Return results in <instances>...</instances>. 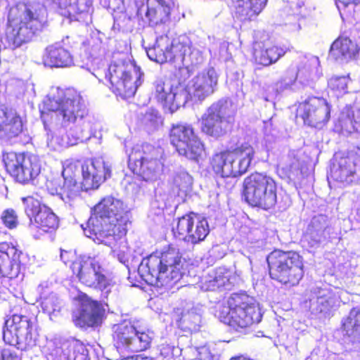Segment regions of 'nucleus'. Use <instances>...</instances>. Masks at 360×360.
Wrapping results in <instances>:
<instances>
[{
    "instance_id": "obj_16",
    "label": "nucleus",
    "mask_w": 360,
    "mask_h": 360,
    "mask_svg": "<svg viewBox=\"0 0 360 360\" xmlns=\"http://www.w3.org/2000/svg\"><path fill=\"white\" fill-rule=\"evenodd\" d=\"M288 51L285 45L274 43L268 33L258 32L252 43L250 60L257 68H266L276 63Z\"/></svg>"
},
{
    "instance_id": "obj_42",
    "label": "nucleus",
    "mask_w": 360,
    "mask_h": 360,
    "mask_svg": "<svg viewBox=\"0 0 360 360\" xmlns=\"http://www.w3.org/2000/svg\"><path fill=\"white\" fill-rule=\"evenodd\" d=\"M13 347L0 349V360H22V355Z\"/></svg>"
},
{
    "instance_id": "obj_7",
    "label": "nucleus",
    "mask_w": 360,
    "mask_h": 360,
    "mask_svg": "<svg viewBox=\"0 0 360 360\" xmlns=\"http://www.w3.org/2000/svg\"><path fill=\"white\" fill-rule=\"evenodd\" d=\"M74 254L61 250L60 258L63 262L69 264L74 275L85 286L101 292V300L107 299L115 285L113 278L110 276L104 268L96 261L82 262L75 258Z\"/></svg>"
},
{
    "instance_id": "obj_1",
    "label": "nucleus",
    "mask_w": 360,
    "mask_h": 360,
    "mask_svg": "<svg viewBox=\"0 0 360 360\" xmlns=\"http://www.w3.org/2000/svg\"><path fill=\"white\" fill-rule=\"evenodd\" d=\"M130 216L131 211L126 203L107 195L91 208L86 226L82 227L87 237L98 243H115L126 236L131 224Z\"/></svg>"
},
{
    "instance_id": "obj_24",
    "label": "nucleus",
    "mask_w": 360,
    "mask_h": 360,
    "mask_svg": "<svg viewBox=\"0 0 360 360\" xmlns=\"http://www.w3.org/2000/svg\"><path fill=\"white\" fill-rule=\"evenodd\" d=\"M136 327L130 323L123 322L113 327L112 340L114 346L120 353L131 352Z\"/></svg>"
},
{
    "instance_id": "obj_44",
    "label": "nucleus",
    "mask_w": 360,
    "mask_h": 360,
    "mask_svg": "<svg viewBox=\"0 0 360 360\" xmlns=\"http://www.w3.org/2000/svg\"><path fill=\"white\" fill-rule=\"evenodd\" d=\"M74 14H81L89 11L92 6V0H76Z\"/></svg>"
},
{
    "instance_id": "obj_26",
    "label": "nucleus",
    "mask_w": 360,
    "mask_h": 360,
    "mask_svg": "<svg viewBox=\"0 0 360 360\" xmlns=\"http://www.w3.org/2000/svg\"><path fill=\"white\" fill-rule=\"evenodd\" d=\"M217 84V77L210 71L197 75L192 85V94L199 101H202L212 94Z\"/></svg>"
},
{
    "instance_id": "obj_11",
    "label": "nucleus",
    "mask_w": 360,
    "mask_h": 360,
    "mask_svg": "<svg viewBox=\"0 0 360 360\" xmlns=\"http://www.w3.org/2000/svg\"><path fill=\"white\" fill-rule=\"evenodd\" d=\"M143 74L134 63L117 61L110 63L106 77L110 89L122 99L132 98L141 84Z\"/></svg>"
},
{
    "instance_id": "obj_25",
    "label": "nucleus",
    "mask_w": 360,
    "mask_h": 360,
    "mask_svg": "<svg viewBox=\"0 0 360 360\" xmlns=\"http://www.w3.org/2000/svg\"><path fill=\"white\" fill-rule=\"evenodd\" d=\"M155 96L164 108L173 111L186 103V98L180 92H174L171 86H165L162 82L155 84Z\"/></svg>"
},
{
    "instance_id": "obj_45",
    "label": "nucleus",
    "mask_w": 360,
    "mask_h": 360,
    "mask_svg": "<svg viewBox=\"0 0 360 360\" xmlns=\"http://www.w3.org/2000/svg\"><path fill=\"white\" fill-rule=\"evenodd\" d=\"M338 9H345L349 6H356L359 0H335Z\"/></svg>"
},
{
    "instance_id": "obj_19",
    "label": "nucleus",
    "mask_w": 360,
    "mask_h": 360,
    "mask_svg": "<svg viewBox=\"0 0 360 360\" xmlns=\"http://www.w3.org/2000/svg\"><path fill=\"white\" fill-rule=\"evenodd\" d=\"M26 124L16 110L7 107L0 109V139L16 143L27 132Z\"/></svg>"
},
{
    "instance_id": "obj_5",
    "label": "nucleus",
    "mask_w": 360,
    "mask_h": 360,
    "mask_svg": "<svg viewBox=\"0 0 360 360\" xmlns=\"http://www.w3.org/2000/svg\"><path fill=\"white\" fill-rule=\"evenodd\" d=\"M252 145L245 141L233 148L217 152L210 160L209 166L214 174L222 179L238 178L245 174L254 159Z\"/></svg>"
},
{
    "instance_id": "obj_32",
    "label": "nucleus",
    "mask_w": 360,
    "mask_h": 360,
    "mask_svg": "<svg viewBox=\"0 0 360 360\" xmlns=\"http://www.w3.org/2000/svg\"><path fill=\"white\" fill-rule=\"evenodd\" d=\"M155 7H148L146 13L150 22L154 25L165 23L169 20L170 14L174 6V0H155Z\"/></svg>"
},
{
    "instance_id": "obj_20",
    "label": "nucleus",
    "mask_w": 360,
    "mask_h": 360,
    "mask_svg": "<svg viewBox=\"0 0 360 360\" xmlns=\"http://www.w3.org/2000/svg\"><path fill=\"white\" fill-rule=\"evenodd\" d=\"M129 167L134 174L143 180L150 181L157 177L163 167V164L158 158L155 150L152 148L148 152L144 151L143 155L139 158L130 156Z\"/></svg>"
},
{
    "instance_id": "obj_3",
    "label": "nucleus",
    "mask_w": 360,
    "mask_h": 360,
    "mask_svg": "<svg viewBox=\"0 0 360 360\" xmlns=\"http://www.w3.org/2000/svg\"><path fill=\"white\" fill-rule=\"evenodd\" d=\"M46 24V12L42 6L18 4L8 11L5 37L13 49L30 41L41 32Z\"/></svg>"
},
{
    "instance_id": "obj_31",
    "label": "nucleus",
    "mask_w": 360,
    "mask_h": 360,
    "mask_svg": "<svg viewBox=\"0 0 360 360\" xmlns=\"http://www.w3.org/2000/svg\"><path fill=\"white\" fill-rule=\"evenodd\" d=\"M340 331L345 338L360 340V308L353 307L350 309L347 316L341 320Z\"/></svg>"
},
{
    "instance_id": "obj_38",
    "label": "nucleus",
    "mask_w": 360,
    "mask_h": 360,
    "mask_svg": "<svg viewBox=\"0 0 360 360\" xmlns=\"http://www.w3.org/2000/svg\"><path fill=\"white\" fill-rule=\"evenodd\" d=\"M191 184V176L187 172L180 171L176 172L172 180L169 181V185L173 191L177 192L188 188Z\"/></svg>"
},
{
    "instance_id": "obj_48",
    "label": "nucleus",
    "mask_w": 360,
    "mask_h": 360,
    "mask_svg": "<svg viewBox=\"0 0 360 360\" xmlns=\"http://www.w3.org/2000/svg\"><path fill=\"white\" fill-rule=\"evenodd\" d=\"M124 360H153L152 358L148 356H143L141 354H136L127 357Z\"/></svg>"
},
{
    "instance_id": "obj_51",
    "label": "nucleus",
    "mask_w": 360,
    "mask_h": 360,
    "mask_svg": "<svg viewBox=\"0 0 360 360\" xmlns=\"http://www.w3.org/2000/svg\"><path fill=\"white\" fill-rule=\"evenodd\" d=\"M326 302L327 303V305H328V307H330V304H329V303H328V301H327V300H326Z\"/></svg>"
},
{
    "instance_id": "obj_27",
    "label": "nucleus",
    "mask_w": 360,
    "mask_h": 360,
    "mask_svg": "<svg viewBox=\"0 0 360 360\" xmlns=\"http://www.w3.org/2000/svg\"><path fill=\"white\" fill-rule=\"evenodd\" d=\"M356 174V163L349 156H342L330 170V178L339 183L349 184Z\"/></svg>"
},
{
    "instance_id": "obj_13",
    "label": "nucleus",
    "mask_w": 360,
    "mask_h": 360,
    "mask_svg": "<svg viewBox=\"0 0 360 360\" xmlns=\"http://www.w3.org/2000/svg\"><path fill=\"white\" fill-rule=\"evenodd\" d=\"M210 225L204 216L188 212L174 219L172 226V235L195 245L205 240L210 233Z\"/></svg>"
},
{
    "instance_id": "obj_28",
    "label": "nucleus",
    "mask_w": 360,
    "mask_h": 360,
    "mask_svg": "<svg viewBox=\"0 0 360 360\" xmlns=\"http://www.w3.org/2000/svg\"><path fill=\"white\" fill-rule=\"evenodd\" d=\"M235 4L236 14L243 21L252 20L264 8L267 0H231Z\"/></svg>"
},
{
    "instance_id": "obj_4",
    "label": "nucleus",
    "mask_w": 360,
    "mask_h": 360,
    "mask_svg": "<svg viewBox=\"0 0 360 360\" xmlns=\"http://www.w3.org/2000/svg\"><path fill=\"white\" fill-rule=\"evenodd\" d=\"M219 318L224 324L238 331L259 323L262 315L255 297L240 291L227 298L219 311Z\"/></svg>"
},
{
    "instance_id": "obj_49",
    "label": "nucleus",
    "mask_w": 360,
    "mask_h": 360,
    "mask_svg": "<svg viewBox=\"0 0 360 360\" xmlns=\"http://www.w3.org/2000/svg\"><path fill=\"white\" fill-rule=\"evenodd\" d=\"M82 346H83V344L81 342H79L78 340H75V341H72V342H70L69 344L68 347L70 349H72L74 350L75 348H77L78 347H82Z\"/></svg>"
},
{
    "instance_id": "obj_6",
    "label": "nucleus",
    "mask_w": 360,
    "mask_h": 360,
    "mask_svg": "<svg viewBox=\"0 0 360 360\" xmlns=\"http://www.w3.org/2000/svg\"><path fill=\"white\" fill-rule=\"evenodd\" d=\"M269 278L286 288L297 286L304 277V261L299 252L275 249L266 256Z\"/></svg>"
},
{
    "instance_id": "obj_2",
    "label": "nucleus",
    "mask_w": 360,
    "mask_h": 360,
    "mask_svg": "<svg viewBox=\"0 0 360 360\" xmlns=\"http://www.w3.org/2000/svg\"><path fill=\"white\" fill-rule=\"evenodd\" d=\"M88 115L87 101L84 93L72 86L58 88L56 94L44 103L41 120L45 127L59 121L65 127L75 124Z\"/></svg>"
},
{
    "instance_id": "obj_35",
    "label": "nucleus",
    "mask_w": 360,
    "mask_h": 360,
    "mask_svg": "<svg viewBox=\"0 0 360 360\" xmlns=\"http://www.w3.org/2000/svg\"><path fill=\"white\" fill-rule=\"evenodd\" d=\"M70 170H72L71 167H68L62 172L64 182L61 187V192L68 199H73L79 194L81 186L75 176L70 175Z\"/></svg>"
},
{
    "instance_id": "obj_30",
    "label": "nucleus",
    "mask_w": 360,
    "mask_h": 360,
    "mask_svg": "<svg viewBox=\"0 0 360 360\" xmlns=\"http://www.w3.org/2000/svg\"><path fill=\"white\" fill-rule=\"evenodd\" d=\"M359 52V48L356 43L348 37H340L330 45L329 56L334 60L352 59Z\"/></svg>"
},
{
    "instance_id": "obj_39",
    "label": "nucleus",
    "mask_w": 360,
    "mask_h": 360,
    "mask_svg": "<svg viewBox=\"0 0 360 360\" xmlns=\"http://www.w3.org/2000/svg\"><path fill=\"white\" fill-rule=\"evenodd\" d=\"M41 307L44 311L49 314L59 311L60 309V302L58 297L52 293L42 298Z\"/></svg>"
},
{
    "instance_id": "obj_9",
    "label": "nucleus",
    "mask_w": 360,
    "mask_h": 360,
    "mask_svg": "<svg viewBox=\"0 0 360 360\" xmlns=\"http://www.w3.org/2000/svg\"><path fill=\"white\" fill-rule=\"evenodd\" d=\"M243 194L250 207L268 212L278 202L277 183L264 172H254L244 179Z\"/></svg>"
},
{
    "instance_id": "obj_37",
    "label": "nucleus",
    "mask_w": 360,
    "mask_h": 360,
    "mask_svg": "<svg viewBox=\"0 0 360 360\" xmlns=\"http://www.w3.org/2000/svg\"><path fill=\"white\" fill-rule=\"evenodd\" d=\"M153 336L150 332L136 330V335L134 337L131 353H137L146 351L151 347Z\"/></svg>"
},
{
    "instance_id": "obj_34",
    "label": "nucleus",
    "mask_w": 360,
    "mask_h": 360,
    "mask_svg": "<svg viewBox=\"0 0 360 360\" xmlns=\"http://www.w3.org/2000/svg\"><path fill=\"white\" fill-rule=\"evenodd\" d=\"M191 53V44L187 40H172V45L169 48L168 62L183 63L185 56Z\"/></svg>"
},
{
    "instance_id": "obj_17",
    "label": "nucleus",
    "mask_w": 360,
    "mask_h": 360,
    "mask_svg": "<svg viewBox=\"0 0 360 360\" xmlns=\"http://www.w3.org/2000/svg\"><path fill=\"white\" fill-rule=\"evenodd\" d=\"M331 107L328 101L317 96H310L300 102L297 108L295 117L311 128L322 129L330 118Z\"/></svg>"
},
{
    "instance_id": "obj_14",
    "label": "nucleus",
    "mask_w": 360,
    "mask_h": 360,
    "mask_svg": "<svg viewBox=\"0 0 360 360\" xmlns=\"http://www.w3.org/2000/svg\"><path fill=\"white\" fill-rule=\"evenodd\" d=\"M169 141L179 155L198 162L205 152L202 142L195 134L192 125L182 123L172 124L169 132Z\"/></svg>"
},
{
    "instance_id": "obj_23",
    "label": "nucleus",
    "mask_w": 360,
    "mask_h": 360,
    "mask_svg": "<svg viewBox=\"0 0 360 360\" xmlns=\"http://www.w3.org/2000/svg\"><path fill=\"white\" fill-rule=\"evenodd\" d=\"M45 66L51 68H67L73 65V56L66 48L59 43L48 46L43 55Z\"/></svg>"
},
{
    "instance_id": "obj_40",
    "label": "nucleus",
    "mask_w": 360,
    "mask_h": 360,
    "mask_svg": "<svg viewBox=\"0 0 360 360\" xmlns=\"http://www.w3.org/2000/svg\"><path fill=\"white\" fill-rule=\"evenodd\" d=\"M1 219L3 224L8 229H14L18 226V216L15 210L8 208L3 211Z\"/></svg>"
},
{
    "instance_id": "obj_21",
    "label": "nucleus",
    "mask_w": 360,
    "mask_h": 360,
    "mask_svg": "<svg viewBox=\"0 0 360 360\" xmlns=\"http://www.w3.org/2000/svg\"><path fill=\"white\" fill-rule=\"evenodd\" d=\"M21 250L10 242L0 243V276L15 278L21 271Z\"/></svg>"
},
{
    "instance_id": "obj_47",
    "label": "nucleus",
    "mask_w": 360,
    "mask_h": 360,
    "mask_svg": "<svg viewBox=\"0 0 360 360\" xmlns=\"http://www.w3.org/2000/svg\"><path fill=\"white\" fill-rule=\"evenodd\" d=\"M297 169V166L295 163L292 162L289 165H287L285 167H283L282 169L285 170V174L288 177H290V175L294 172L295 170Z\"/></svg>"
},
{
    "instance_id": "obj_15",
    "label": "nucleus",
    "mask_w": 360,
    "mask_h": 360,
    "mask_svg": "<svg viewBox=\"0 0 360 360\" xmlns=\"http://www.w3.org/2000/svg\"><path fill=\"white\" fill-rule=\"evenodd\" d=\"M25 213L30 219L32 236L39 239L46 233L54 232L59 226V219L53 210L32 196L24 198Z\"/></svg>"
},
{
    "instance_id": "obj_50",
    "label": "nucleus",
    "mask_w": 360,
    "mask_h": 360,
    "mask_svg": "<svg viewBox=\"0 0 360 360\" xmlns=\"http://www.w3.org/2000/svg\"><path fill=\"white\" fill-rule=\"evenodd\" d=\"M313 240H314V244H319L321 242L320 238L313 239Z\"/></svg>"
},
{
    "instance_id": "obj_8",
    "label": "nucleus",
    "mask_w": 360,
    "mask_h": 360,
    "mask_svg": "<svg viewBox=\"0 0 360 360\" xmlns=\"http://www.w3.org/2000/svg\"><path fill=\"white\" fill-rule=\"evenodd\" d=\"M147 272L155 280L165 279L176 282L187 269L188 261L175 245L170 243L163 250L153 252L145 258Z\"/></svg>"
},
{
    "instance_id": "obj_46",
    "label": "nucleus",
    "mask_w": 360,
    "mask_h": 360,
    "mask_svg": "<svg viewBox=\"0 0 360 360\" xmlns=\"http://www.w3.org/2000/svg\"><path fill=\"white\" fill-rule=\"evenodd\" d=\"M319 230L316 229V226L314 224L311 223L307 228V235H309L311 238H312L314 236H320L319 233Z\"/></svg>"
},
{
    "instance_id": "obj_33",
    "label": "nucleus",
    "mask_w": 360,
    "mask_h": 360,
    "mask_svg": "<svg viewBox=\"0 0 360 360\" xmlns=\"http://www.w3.org/2000/svg\"><path fill=\"white\" fill-rule=\"evenodd\" d=\"M172 39L167 35H161L156 39L152 47L146 50L148 57L158 63H168V53Z\"/></svg>"
},
{
    "instance_id": "obj_18",
    "label": "nucleus",
    "mask_w": 360,
    "mask_h": 360,
    "mask_svg": "<svg viewBox=\"0 0 360 360\" xmlns=\"http://www.w3.org/2000/svg\"><path fill=\"white\" fill-rule=\"evenodd\" d=\"M223 105L214 103L202 115L200 119V130L207 136L219 138L226 134L232 128L233 121L230 117L223 113Z\"/></svg>"
},
{
    "instance_id": "obj_41",
    "label": "nucleus",
    "mask_w": 360,
    "mask_h": 360,
    "mask_svg": "<svg viewBox=\"0 0 360 360\" xmlns=\"http://www.w3.org/2000/svg\"><path fill=\"white\" fill-rule=\"evenodd\" d=\"M82 141V136L80 132L75 131L70 127V129L66 131L65 134L63 135L60 144L64 146H72L78 144Z\"/></svg>"
},
{
    "instance_id": "obj_22",
    "label": "nucleus",
    "mask_w": 360,
    "mask_h": 360,
    "mask_svg": "<svg viewBox=\"0 0 360 360\" xmlns=\"http://www.w3.org/2000/svg\"><path fill=\"white\" fill-rule=\"evenodd\" d=\"M89 308H82L72 314V319L75 326L82 329L100 326L105 315V309L97 300H88Z\"/></svg>"
},
{
    "instance_id": "obj_43",
    "label": "nucleus",
    "mask_w": 360,
    "mask_h": 360,
    "mask_svg": "<svg viewBox=\"0 0 360 360\" xmlns=\"http://www.w3.org/2000/svg\"><path fill=\"white\" fill-rule=\"evenodd\" d=\"M193 74V70L188 66H182L175 71L174 77L179 84H183L190 79Z\"/></svg>"
},
{
    "instance_id": "obj_10",
    "label": "nucleus",
    "mask_w": 360,
    "mask_h": 360,
    "mask_svg": "<svg viewBox=\"0 0 360 360\" xmlns=\"http://www.w3.org/2000/svg\"><path fill=\"white\" fill-rule=\"evenodd\" d=\"M40 331L36 317L15 314L6 321L3 339L21 351H31L40 345Z\"/></svg>"
},
{
    "instance_id": "obj_12",
    "label": "nucleus",
    "mask_w": 360,
    "mask_h": 360,
    "mask_svg": "<svg viewBox=\"0 0 360 360\" xmlns=\"http://www.w3.org/2000/svg\"><path fill=\"white\" fill-rule=\"evenodd\" d=\"M3 162L7 173L22 184L32 181L41 172L40 160L34 154L13 151L4 153Z\"/></svg>"
},
{
    "instance_id": "obj_29",
    "label": "nucleus",
    "mask_w": 360,
    "mask_h": 360,
    "mask_svg": "<svg viewBox=\"0 0 360 360\" xmlns=\"http://www.w3.org/2000/svg\"><path fill=\"white\" fill-rule=\"evenodd\" d=\"M82 174L81 184L86 191L98 188L106 179L105 167L103 166L97 167L94 163L83 165Z\"/></svg>"
},
{
    "instance_id": "obj_36",
    "label": "nucleus",
    "mask_w": 360,
    "mask_h": 360,
    "mask_svg": "<svg viewBox=\"0 0 360 360\" xmlns=\"http://www.w3.org/2000/svg\"><path fill=\"white\" fill-rule=\"evenodd\" d=\"M350 80L348 75L333 76L328 81V88L337 96H343L348 93Z\"/></svg>"
}]
</instances>
